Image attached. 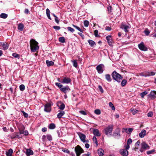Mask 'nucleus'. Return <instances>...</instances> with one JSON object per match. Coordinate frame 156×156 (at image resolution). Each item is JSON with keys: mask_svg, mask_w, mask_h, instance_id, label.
<instances>
[{"mask_svg": "<svg viewBox=\"0 0 156 156\" xmlns=\"http://www.w3.org/2000/svg\"><path fill=\"white\" fill-rule=\"evenodd\" d=\"M77 134L80 137L81 141L83 143H88L89 142V140H85L86 137L85 135L80 132L77 133Z\"/></svg>", "mask_w": 156, "mask_h": 156, "instance_id": "4", "label": "nucleus"}, {"mask_svg": "<svg viewBox=\"0 0 156 156\" xmlns=\"http://www.w3.org/2000/svg\"><path fill=\"white\" fill-rule=\"evenodd\" d=\"M113 128V125H112L111 126H108L104 129L105 133L108 136L112 135V133Z\"/></svg>", "mask_w": 156, "mask_h": 156, "instance_id": "3", "label": "nucleus"}, {"mask_svg": "<svg viewBox=\"0 0 156 156\" xmlns=\"http://www.w3.org/2000/svg\"><path fill=\"white\" fill-rule=\"evenodd\" d=\"M98 153L100 156H102L104 154V151L102 149H100L98 150Z\"/></svg>", "mask_w": 156, "mask_h": 156, "instance_id": "22", "label": "nucleus"}, {"mask_svg": "<svg viewBox=\"0 0 156 156\" xmlns=\"http://www.w3.org/2000/svg\"><path fill=\"white\" fill-rule=\"evenodd\" d=\"M59 41L60 42L64 43L65 42V39L64 37H61L59 38Z\"/></svg>", "mask_w": 156, "mask_h": 156, "instance_id": "34", "label": "nucleus"}, {"mask_svg": "<svg viewBox=\"0 0 156 156\" xmlns=\"http://www.w3.org/2000/svg\"><path fill=\"white\" fill-rule=\"evenodd\" d=\"M53 28L56 30H58L60 29V27L58 26H54L53 27Z\"/></svg>", "mask_w": 156, "mask_h": 156, "instance_id": "50", "label": "nucleus"}, {"mask_svg": "<svg viewBox=\"0 0 156 156\" xmlns=\"http://www.w3.org/2000/svg\"><path fill=\"white\" fill-rule=\"evenodd\" d=\"M93 133L94 135L96 136H101V134L100 133L98 130L97 129H94Z\"/></svg>", "mask_w": 156, "mask_h": 156, "instance_id": "21", "label": "nucleus"}, {"mask_svg": "<svg viewBox=\"0 0 156 156\" xmlns=\"http://www.w3.org/2000/svg\"><path fill=\"white\" fill-rule=\"evenodd\" d=\"M47 128H46L45 127H44L42 128V131L43 132H46L47 131Z\"/></svg>", "mask_w": 156, "mask_h": 156, "instance_id": "64", "label": "nucleus"}, {"mask_svg": "<svg viewBox=\"0 0 156 156\" xmlns=\"http://www.w3.org/2000/svg\"><path fill=\"white\" fill-rule=\"evenodd\" d=\"M38 43L35 40L31 39L30 41V46L31 51L33 52H35L39 48V46L38 45Z\"/></svg>", "mask_w": 156, "mask_h": 156, "instance_id": "1", "label": "nucleus"}, {"mask_svg": "<svg viewBox=\"0 0 156 156\" xmlns=\"http://www.w3.org/2000/svg\"><path fill=\"white\" fill-rule=\"evenodd\" d=\"M149 146L144 142L141 144V148L140 150V151L142 152L144 150L149 149Z\"/></svg>", "mask_w": 156, "mask_h": 156, "instance_id": "5", "label": "nucleus"}, {"mask_svg": "<svg viewBox=\"0 0 156 156\" xmlns=\"http://www.w3.org/2000/svg\"><path fill=\"white\" fill-rule=\"evenodd\" d=\"M84 24L85 27H88L89 24V22L87 20H85L84 21Z\"/></svg>", "mask_w": 156, "mask_h": 156, "instance_id": "40", "label": "nucleus"}, {"mask_svg": "<svg viewBox=\"0 0 156 156\" xmlns=\"http://www.w3.org/2000/svg\"><path fill=\"white\" fill-rule=\"evenodd\" d=\"M146 131L145 129H142L141 132L139 133V136L140 138L144 137L146 135Z\"/></svg>", "mask_w": 156, "mask_h": 156, "instance_id": "19", "label": "nucleus"}, {"mask_svg": "<svg viewBox=\"0 0 156 156\" xmlns=\"http://www.w3.org/2000/svg\"><path fill=\"white\" fill-rule=\"evenodd\" d=\"M124 131L127 133H130L133 130V129L131 128H126L123 129Z\"/></svg>", "mask_w": 156, "mask_h": 156, "instance_id": "23", "label": "nucleus"}, {"mask_svg": "<svg viewBox=\"0 0 156 156\" xmlns=\"http://www.w3.org/2000/svg\"><path fill=\"white\" fill-rule=\"evenodd\" d=\"M98 30H96L94 31V35L96 37H98Z\"/></svg>", "mask_w": 156, "mask_h": 156, "instance_id": "57", "label": "nucleus"}, {"mask_svg": "<svg viewBox=\"0 0 156 156\" xmlns=\"http://www.w3.org/2000/svg\"><path fill=\"white\" fill-rule=\"evenodd\" d=\"M147 93L146 91H144L140 94V95L142 98H144V96L147 94Z\"/></svg>", "mask_w": 156, "mask_h": 156, "instance_id": "43", "label": "nucleus"}, {"mask_svg": "<svg viewBox=\"0 0 156 156\" xmlns=\"http://www.w3.org/2000/svg\"><path fill=\"white\" fill-rule=\"evenodd\" d=\"M155 150H152L151 151H147V154H152L154 151Z\"/></svg>", "mask_w": 156, "mask_h": 156, "instance_id": "45", "label": "nucleus"}, {"mask_svg": "<svg viewBox=\"0 0 156 156\" xmlns=\"http://www.w3.org/2000/svg\"><path fill=\"white\" fill-rule=\"evenodd\" d=\"M120 129L119 128H117L115 131L113 132L112 136L115 138L119 137L120 136Z\"/></svg>", "mask_w": 156, "mask_h": 156, "instance_id": "7", "label": "nucleus"}, {"mask_svg": "<svg viewBox=\"0 0 156 156\" xmlns=\"http://www.w3.org/2000/svg\"><path fill=\"white\" fill-rule=\"evenodd\" d=\"M88 42L89 43L91 47H93L95 45V42L91 40H89L88 41Z\"/></svg>", "mask_w": 156, "mask_h": 156, "instance_id": "28", "label": "nucleus"}, {"mask_svg": "<svg viewBox=\"0 0 156 156\" xmlns=\"http://www.w3.org/2000/svg\"><path fill=\"white\" fill-rule=\"evenodd\" d=\"M156 95V93L155 91H151L150 94L148 95V96L150 99L153 100L155 98Z\"/></svg>", "mask_w": 156, "mask_h": 156, "instance_id": "16", "label": "nucleus"}, {"mask_svg": "<svg viewBox=\"0 0 156 156\" xmlns=\"http://www.w3.org/2000/svg\"><path fill=\"white\" fill-rule=\"evenodd\" d=\"M78 34H79L81 37L83 39L84 38V35L82 33H78Z\"/></svg>", "mask_w": 156, "mask_h": 156, "instance_id": "60", "label": "nucleus"}, {"mask_svg": "<svg viewBox=\"0 0 156 156\" xmlns=\"http://www.w3.org/2000/svg\"><path fill=\"white\" fill-rule=\"evenodd\" d=\"M57 105L58 108L61 110H63L65 108L64 104L61 102H58L57 103Z\"/></svg>", "mask_w": 156, "mask_h": 156, "instance_id": "15", "label": "nucleus"}, {"mask_svg": "<svg viewBox=\"0 0 156 156\" xmlns=\"http://www.w3.org/2000/svg\"><path fill=\"white\" fill-rule=\"evenodd\" d=\"M79 112L84 115H87L86 112L84 111H79Z\"/></svg>", "mask_w": 156, "mask_h": 156, "instance_id": "56", "label": "nucleus"}, {"mask_svg": "<svg viewBox=\"0 0 156 156\" xmlns=\"http://www.w3.org/2000/svg\"><path fill=\"white\" fill-rule=\"evenodd\" d=\"M48 127L50 129H53L55 128V126L54 124L52 123L49 125Z\"/></svg>", "mask_w": 156, "mask_h": 156, "instance_id": "31", "label": "nucleus"}, {"mask_svg": "<svg viewBox=\"0 0 156 156\" xmlns=\"http://www.w3.org/2000/svg\"><path fill=\"white\" fill-rule=\"evenodd\" d=\"M150 74L148 75L149 76H153L155 74V73L153 72H150Z\"/></svg>", "mask_w": 156, "mask_h": 156, "instance_id": "61", "label": "nucleus"}, {"mask_svg": "<svg viewBox=\"0 0 156 156\" xmlns=\"http://www.w3.org/2000/svg\"><path fill=\"white\" fill-rule=\"evenodd\" d=\"M94 113L98 115L101 114V112L99 109H97L94 111Z\"/></svg>", "mask_w": 156, "mask_h": 156, "instance_id": "41", "label": "nucleus"}, {"mask_svg": "<svg viewBox=\"0 0 156 156\" xmlns=\"http://www.w3.org/2000/svg\"><path fill=\"white\" fill-rule=\"evenodd\" d=\"M92 139H93V142H94V143L95 144H96L97 146H98V142L97 141V138H96V137L95 136H93Z\"/></svg>", "mask_w": 156, "mask_h": 156, "instance_id": "39", "label": "nucleus"}, {"mask_svg": "<svg viewBox=\"0 0 156 156\" xmlns=\"http://www.w3.org/2000/svg\"><path fill=\"white\" fill-rule=\"evenodd\" d=\"M47 137L45 135H43L42 136V140L43 142H45L46 139V138Z\"/></svg>", "mask_w": 156, "mask_h": 156, "instance_id": "47", "label": "nucleus"}, {"mask_svg": "<svg viewBox=\"0 0 156 156\" xmlns=\"http://www.w3.org/2000/svg\"><path fill=\"white\" fill-rule=\"evenodd\" d=\"M73 27H74L76 29L80 31L81 32H83V30H81L79 27L76 26L74 25H73Z\"/></svg>", "mask_w": 156, "mask_h": 156, "instance_id": "42", "label": "nucleus"}, {"mask_svg": "<svg viewBox=\"0 0 156 156\" xmlns=\"http://www.w3.org/2000/svg\"><path fill=\"white\" fill-rule=\"evenodd\" d=\"M112 76L113 79L118 83H120L122 79V77L116 71L113 72L112 74Z\"/></svg>", "mask_w": 156, "mask_h": 156, "instance_id": "2", "label": "nucleus"}, {"mask_svg": "<svg viewBox=\"0 0 156 156\" xmlns=\"http://www.w3.org/2000/svg\"><path fill=\"white\" fill-rule=\"evenodd\" d=\"M13 152V150L12 149H10L8 152H6L7 156H11Z\"/></svg>", "mask_w": 156, "mask_h": 156, "instance_id": "25", "label": "nucleus"}, {"mask_svg": "<svg viewBox=\"0 0 156 156\" xmlns=\"http://www.w3.org/2000/svg\"><path fill=\"white\" fill-rule=\"evenodd\" d=\"M25 86L23 84H21L20 85V90L23 91L25 89Z\"/></svg>", "mask_w": 156, "mask_h": 156, "instance_id": "46", "label": "nucleus"}, {"mask_svg": "<svg viewBox=\"0 0 156 156\" xmlns=\"http://www.w3.org/2000/svg\"><path fill=\"white\" fill-rule=\"evenodd\" d=\"M130 112L132 113V114L133 115L136 114L139 112V111L138 110L134 109L132 108H130Z\"/></svg>", "mask_w": 156, "mask_h": 156, "instance_id": "24", "label": "nucleus"}, {"mask_svg": "<svg viewBox=\"0 0 156 156\" xmlns=\"http://www.w3.org/2000/svg\"><path fill=\"white\" fill-rule=\"evenodd\" d=\"M9 45L6 42H0V46L2 48L3 50H5L8 49Z\"/></svg>", "mask_w": 156, "mask_h": 156, "instance_id": "11", "label": "nucleus"}, {"mask_svg": "<svg viewBox=\"0 0 156 156\" xmlns=\"http://www.w3.org/2000/svg\"><path fill=\"white\" fill-rule=\"evenodd\" d=\"M46 63L48 66H53L54 64V62L52 61L47 60L46 61Z\"/></svg>", "mask_w": 156, "mask_h": 156, "instance_id": "26", "label": "nucleus"}, {"mask_svg": "<svg viewBox=\"0 0 156 156\" xmlns=\"http://www.w3.org/2000/svg\"><path fill=\"white\" fill-rule=\"evenodd\" d=\"M120 154L123 156H127L128 155V151L125 149H121L120 150Z\"/></svg>", "mask_w": 156, "mask_h": 156, "instance_id": "14", "label": "nucleus"}, {"mask_svg": "<svg viewBox=\"0 0 156 156\" xmlns=\"http://www.w3.org/2000/svg\"><path fill=\"white\" fill-rule=\"evenodd\" d=\"M98 88H99V90H100V91H101V93H103V89H102V87L101 86H98Z\"/></svg>", "mask_w": 156, "mask_h": 156, "instance_id": "59", "label": "nucleus"}, {"mask_svg": "<svg viewBox=\"0 0 156 156\" xmlns=\"http://www.w3.org/2000/svg\"><path fill=\"white\" fill-rule=\"evenodd\" d=\"M132 142V141L131 139H129L127 141V144L129 145Z\"/></svg>", "mask_w": 156, "mask_h": 156, "instance_id": "54", "label": "nucleus"}, {"mask_svg": "<svg viewBox=\"0 0 156 156\" xmlns=\"http://www.w3.org/2000/svg\"><path fill=\"white\" fill-rule=\"evenodd\" d=\"M105 78L108 82H110L111 81L112 79L110 75L108 74L105 75Z\"/></svg>", "mask_w": 156, "mask_h": 156, "instance_id": "29", "label": "nucleus"}, {"mask_svg": "<svg viewBox=\"0 0 156 156\" xmlns=\"http://www.w3.org/2000/svg\"><path fill=\"white\" fill-rule=\"evenodd\" d=\"M47 139L49 141L52 140V138L51 135L50 134H47L46 135Z\"/></svg>", "mask_w": 156, "mask_h": 156, "instance_id": "38", "label": "nucleus"}, {"mask_svg": "<svg viewBox=\"0 0 156 156\" xmlns=\"http://www.w3.org/2000/svg\"><path fill=\"white\" fill-rule=\"evenodd\" d=\"M24 25L23 24L20 23V31H23V33H24Z\"/></svg>", "mask_w": 156, "mask_h": 156, "instance_id": "36", "label": "nucleus"}, {"mask_svg": "<svg viewBox=\"0 0 156 156\" xmlns=\"http://www.w3.org/2000/svg\"><path fill=\"white\" fill-rule=\"evenodd\" d=\"M72 62L73 64V66L76 68L77 67L78 65L76 61V60L72 61Z\"/></svg>", "mask_w": 156, "mask_h": 156, "instance_id": "35", "label": "nucleus"}, {"mask_svg": "<svg viewBox=\"0 0 156 156\" xmlns=\"http://www.w3.org/2000/svg\"><path fill=\"white\" fill-rule=\"evenodd\" d=\"M75 151L77 156H79L80 154L83 152V149L79 145H78L75 148Z\"/></svg>", "mask_w": 156, "mask_h": 156, "instance_id": "6", "label": "nucleus"}, {"mask_svg": "<svg viewBox=\"0 0 156 156\" xmlns=\"http://www.w3.org/2000/svg\"><path fill=\"white\" fill-rule=\"evenodd\" d=\"M56 85L59 88H62V85H61L60 83H55Z\"/></svg>", "mask_w": 156, "mask_h": 156, "instance_id": "52", "label": "nucleus"}, {"mask_svg": "<svg viewBox=\"0 0 156 156\" xmlns=\"http://www.w3.org/2000/svg\"><path fill=\"white\" fill-rule=\"evenodd\" d=\"M127 83V81L126 80H122V82H121V85L122 87L124 86L126 84V83Z\"/></svg>", "mask_w": 156, "mask_h": 156, "instance_id": "37", "label": "nucleus"}, {"mask_svg": "<svg viewBox=\"0 0 156 156\" xmlns=\"http://www.w3.org/2000/svg\"><path fill=\"white\" fill-rule=\"evenodd\" d=\"M67 29L68 30L72 32H73L74 31V30L71 27H67Z\"/></svg>", "mask_w": 156, "mask_h": 156, "instance_id": "49", "label": "nucleus"}, {"mask_svg": "<svg viewBox=\"0 0 156 156\" xmlns=\"http://www.w3.org/2000/svg\"><path fill=\"white\" fill-rule=\"evenodd\" d=\"M61 91L66 94L68 92H69L70 89L68 86H66L60 89Z\"/></svg>", "mask_w": 156, "mask_h": 156, "instance_id": "12", "label": "nucleus"}, {"mask_svg": "<svg viewBox=\"0 0 156 156\" xmlns=\"http://www.w3.org/2000/svg\"><path fill=\"white\" fill-rule=\"evenodd\" d=\"M50 11L48 9H46V14L48 18L50 19L51 20V18L50 16Z\"/></svg>", "mask_w": 156, "mask_h": 156, "instance_id": "32", "label": "nucleus"}, {"mask_svg": "<svg viewBox=\"0 0 156 156\" xmlns=\"http://www.w3.org/2000/svg\"><path fill=\"white\" fill-rule=\"evenodd\" d=\"M111 36H108L106 37V39L107 41L112 39L111 38Z\"/></svg>", "mask_w": 156, "mask_h": 156, "instance_id": "62", "label": "nucleus"}, {"mask_svg": "<svg viewBox=\"0 0 156 156\" xmlns=\"http://www.w3.org/2000/svg\"><path fill=\"white\" fill-rule=\"evenodd\" d=\"M139 48L141 50L146 51L147 50V48L144 45V43L141 42L138 45Z\"/></svg>", "mask_w": 156, "mask_h": 156, "instance_id": "13", "label": "nucleus"}, {"mask_svg": "<svg viewBox=\"0 0 156 156\" xmlns=\"http://www.w3.org/2000/svg\"><path fill=\"white\" fill-rule=\"evenodd\" d=\"M12 55L15 58H19V55L18 54H17L16 53H13Z\"/></svg>", "mask_w": 156, "mask_h": 156, "instance_id": "48", "label": "nucleus"}, {"mask_svg": "<svg viewBox=\"0 0 156 156\" xmlns=\"http://www.w3.org/2000/svg\"><path fill=\"white\" fill-rule=\"evenodd\" d=\"M130 27L131 26L130 25H126L124 23H122L120 26V28L123 29L124 31L126 33L128 32V29L130 28Z\"/></svg>", "mask_w": 156, "mask_h": 156, "instance_id": "8", "label": "nucleus"}, {"mask_svg": "<svg viewBox=\"0 0 156 156\" xmlns=\"http://www.w3.org/2000/svg\"><path fill=\"white\" fill-rule=\"evenodd\" d=\"M147 115L148 117H151L153 115V113L151 112H150L147 114Z\"/></svg>", "mask_w": 156, "mask_h": 156, "instance_id": "55", "label": "nucleus"}, {"mask_svg": "<svg viewBox=\"0 0 156 156\" xmlns=\"http://www.w3.org/2000/svg\"><path fill=\"white\" fill-rule=\"evenodd\" d=\"M51 105L50 103H47L44 105V111L46 112H50L51 111Z\"/></svg>", "mask_w": 156, "mask_h": 156, "instance_id": "10", "label": "nucleus"}, {"mask_svg": "<svg viewBox=\"0 0 156 156\" xmlns=\"http://www.w3.org/2000/svg\"><path fill=\"white\" fill-rule=\"evenodd\" d=\"M104 67V66L102 64H100L98 66L96 69L98 73H102L103 72V68Z\"/></svg>", "mask_w": 156, "mask_h": 156, "instance_id": "9", "label": "nucleus"}, {"mask_svg": "<svg viewBox=\"0 0 156 156\" xmlns=\"http://www.w3.org/2000/svg\"><path fill=\"white\" fill-rule=\"evenodd\" d=\"M62 151L65 153H66L68 154L69 153L70 151L67 149H63L62 150Z\"/></svg>", "mask_w": 156, "mask_h": 156, "instance_id": "58", "label": "nucleus"}, {"mask_svg": "<svg viewBox=\"0 0 156 156\" xmlns=\"http://www.w3.org/2000/svg\"><path fill=\"white\" fill-rule=\"evenodd\" d=\"M140 143V142L139 141H138L135 144V147L134 148L135 151H136V149H137L139 148Z\"/></svg>", "mask_w": 156, "mask_h": 156, "instance_id": "30", "label": "nucleus"}, {"mask_svg": "<svg viewBox=\"0 0 156 156\" xmlns=\"http://www.w3.org/2000/svg\"><path fill=\"white\" fill-rule=\"evenodd\" d=\"M108 43L109 45H112V39L108 41Z\"/></svg>", "mask_w": 156, "mask_h": 156, "instance_id": "53", "label": "nucleus"}, {"mask_svg": "<svg viewBox=\"0 0 156 156\" xmlns=\"http://www.w3.org/2000/svg\"><path fill=\"white\" fill-rule=\"evenodd\" d=\"M71 82V80L68 78L65 77L63 79L62 83H68Z\"/></svg>", "mask_w": 156, "mask_h": 156, "instance_id": "18", "label": "nucleus"}, {"mask_svg": "<svg viewBox=\"0 0 156 156\" xmlns=\"http://www.w3.org/2000/svg\"><path fill=\"white\" fill-rule=\"evenodd\" d=\"M26 154L27 156H29L33 154V151L30 149H27L26 150Z\"/></svg>", "mask_w": 156, "mask_h": 156, "instance_id": "20", "label": "nucleus"}, {"mask_svg": "<svg viewBox=\"0 0 156 156\" xmlns=\"http://www.w3.org/2000/svg\"><path fill=\"white\" fill-rule=\"evenodd\" d=\"M144 32L146 35H148L150 33V32L148 29H146L144 31Z\"/></svg>", "mask_w": 156, "mask_h": 156, "instance_id": "51", "label": "nucleus"}, {"mask_svg": "<svg viewBox=\"0 0 156 156\" xmlns=\"http://www.w3.org/2000/svg\"><path fill=\"white\" fill-rule=\"evenodd\" d=\"M21 112L23 113V115L24 116L25 118H27L28 117V114L26 113L25 112L23 111H21Z\"/></svg>", "mask_w": 156, "mask_h": 156, "instance_id": "44", "label": "nucleus"}, {"mask_svg": "<svg viewBox=\"0 0 156 156\" xmlns=\"http://www.w3.org/2000/svg\"><path fill=\"white\" fill-rule=\"evenodd\" d=\"M65 112L64 111H61L57 115V117L58 118L60 119L61 118L62 116L65 114Z\"/></svg>", "mask_w": 156, "mask_h": 156, "instance_id": "27", "label": "nucleus"}, {"mask_svg": "<svg viewBox=\"0 0 156 156\" xmlns=\"http://www.w3.org/2000/svg\"><path fill=\"white\" fill-rule=\"evenodd\" d=\"M55 20L56 22L57 23H59V21L58 20V18L57 16L55 17Z\"/></svg>", "mask_w": 156, "mask_h": 156, "instance_id": "63", "label": "nucleus"}, {"mask_svg": "<svg viewBox=\"0 0 156 156\" xmlns=\"http://www.w3.org/2000/svg\"><path fill=\"white\" fill-rule=\"evenodd\" d=\"M22 130H20V134H24L25 136L28 135V132L27 131H24L25 129V127L23 126H22L21 127Z\"/></svg>", "mask_w": 156, "mask_h": 156, "instance_id": "17", "label": "nucleus"}, {"mask_svg": "<svg viewBox=\"0 0 156 156\" xmlns=\"http://www.w3.org/2000/svg\"><path fill=\"white\" fill-rule=\"evenodd\" d=\"M0 17L3 19H5L7 17V15L5 13H2L1 14Z\"/></svg>", "mask_w": 156, "mask_h": 156, "instance_id": "33", "label": "nucleus"}]
</instances>
